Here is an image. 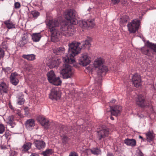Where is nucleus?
I'll return each mask as SVG.
<instances>
[{
    "label": "nucleus",
    "instance_id": "nucleus-31",
    "mask_svg": "<svg viewBox=\"0 0 156 156\" xmlns=\"http://www.w3.org/2000/svg\"><path fill=\"white\" fill-rule=\"evenodd\" d=\"M147 140V141L150 142L154 138L153 133L151 132H148L146 134Z\"/></svg>",
    "mask_w": 156,
    "mask_h": 156
},
{
    "label": "nucleus",
    "instance_id": "nucleus-41",
    "mask_svg": "<svg viewBox=\"0 0 156 156\" xmlns=\"http://www.w3.org/2000/svg\"><path fill=\"white\" fill-rule=\"evenodd\" d=\"M62 142L64 144H66L68 140V138L65 136H63L62 137Z\"/></svg>",
    "mask_w": 156,
    "mask_h": 156
},
{
    "label": "nucleus",
    "instance_id": "nucleus-27",
    "mask_svg": "<svg viewBox=\"0 0 156 156\" xmlns=\"http://www.w3.org/2000/svg\"><path fill=\"white\" fill-rule=\"evenodd\" d=\"M4 23L5 24L6 27L9 29L15 27V25L12 23L10 20H9L5 21L4 22Z\"/></svg>",
    "mask_w": 156,
    "mask_h": 156
},
{
    "label": "nucleus",
    "instance_id": "nucleus-32",
    "mask_svg": "<svg viewBox=\"0 0 156 156\" xmlns=\"http://www.w3.org/2000/svg\"><path fill=\"white\" fill-rule=\"evenodd\" d=\"M24 101L25 100L23 99V95L21 94V95L18 97L17 100V103L19 105H22L24 104Z\"/></svg>",
    "mask_w": 156,
    "mask_h": 156
},
{
    "label": "nucleus",
    "instance_id": "nucleus-47",
    "mask_svg": "<svg viewBox=\"0 0 156 156\" xmlns=\"http://www.w3.org/2000/svg\"><path fill=\"white\" fill-rule=\"evenodd\" d=\"M112 3L114 4H117L120 2V0H111Z\"/></svg>",
    "mask_w": 156,
    "mask_h": 156
},
{
    "label": "nucleus",
    "instance_id": "nucleus-3",
    "mask_svg": "<svg viewBox=\"0 0 156 156\" xmlns=\"http://www.w3.org/2000/svg\"><path fill=\"white\" fill-rule=\"evenodd\" d=\"M104 62V60L100 58L96 59L94 63V66L98 68V74L100 76L105 75L108 71L107 67L103 65Z\"/></svg>",
    "mask_w": 156,
    "mask_h": 156
},
{
    "label": "nucleus",
    "instance_id": "nucleus-22",
    "mask_svg": "<svg viewBox=\"0 0 156 156\" xmlns=\"http://www.w3.org/2000/svg\"><path fill=\"white\" fill-rule=\"evenodd\" d=\"M65 52V49L64 48L60 47L56 48L53 50V52L57 55H62L64 54Z\"/></svg>",
    "mask_w": 156,
    "mask_h": 156
},
{
    "label": "nucleus",
    "instance_id": "nucleus-45",
    "mask_svg": "<svg viewBox=\"0 0 156 156\" xmlns=\"http://www.w3.org/2000/svg\"><path fill=\"white\" fill-rule=\"evenodd\" d=\"M4 70L5 72L9 73L10 72L11 69L9 67H7L4 69Z\"/></svg>",
    "mask_w": 156,
    "mask_h": 156
},
{
    "label": "nucleus",
    "instance_id": "nucleus-38",
    "mask_svg": "<svg viewBox=\"0 0 156 156\" xmlns=\"http://www.w3.org/2000/svg\"><path fill=\"white\" fill-rule=\"evenodd\" d=\"M5 55L4 51L3 49L0 47V59L3 58Z\"/></svg>",
    "mask_w": 156,
    "mask_h": 156
},
{
    "label": "nucleus",
    "instance_id": "nucleus-1",
    "mask_svg": "<svg viewBox=\"0 0 156 156\" xmlns=\"http://www.w3.org/2000/svg\"><path fill=\"white\" fill-rule=\"evenodd\" d=\"M77 45V43H75L70 44L67 55L66 57L63 58L64 64L60 71V73L62 75L64 79L70 78L73 75L74 71L69 64H73L75 62L74 57L78 54L79 51L80 50V48H76Z\"/></svg>",
    "mask_w": 156,
    "mask_h": 156
},
{
    "label": "nucleus",
    "instance_id": "nucleus-40",
    "mask_svg": "<svg viewBox=\"0 0 156 156\" xmlns=\"http://www.w3.org/2000/svg\"><path fill=\"white\" fill-rule=\"evenodd\" d=\"M2 46L3 48L7 50L8 48L7 43L5 42H3L2 44Z\"/></svg>",
    "mask_w": 156,
    "mask_h": 156
},
{
    "label": "nucleus",
    "instance_id": "nucleus-30",
    "mask_svg": "<svg viewBox=\"0 0 156 156\" xmlns=\"http://www.w3.org/2000/svg\"><path fill=\"white\" fill-rule=\"evenodd\" d=\"M7 122L11 125L15 124L14 116L12 115L8 117L6 119Z\"/></svg>",
    "mask_w": 156,
    "mask_h": 156
},
{
    "label": "nucleus",
    "instance_id": "nucleus-14",
    "mask_svg": "<svg viewBox=\"0 0 156 156\" xmlns=\"http://www.w3.org/2000/svg\"><path fill=\"white\" fill-rule=\"evenodd\" d=\"M121 109V106L117 105L114 107H111L110 111L112 115L117 116L120 114Z\"/></svg>",
    "mask_w": 156,
    "mask_h": 156
},
{
    "label": "nucleus",
    "instance_id": "nucleus-4",
    "mask_svg": "<svg viewBox=\"0 0 156 156\" xmlns=\"http://www.w3.org/2000/svg\"><path fill=\"white\" fill-rule=\"evenodd\" d=\"M148 48H151L154 51L156 52V44H154L150 42L149 41H147L145 46L140 48V50L143 54L150 56L151 55V53Z\"/></svg>",
    "mask_w": 156,
    "mask_h": 156
},
{
    "label": "nucleus",
    "instance_id": "nucleus-49",
    "mask_svg": "<svg viewBox=\"0 0 156 156\" xmlns=\"http://www.w3.org/2000/svg\"><path fill=\"white\" fill-rule=\"evenodd\" d=\"M107 156H114L112 153H108L107 154Z\"/></svg>",
    "mask_w": 156,
    "mask_h": 156
},
{
    "label": "nucleus",
    "instance_id": "nucleus-20",
    "mask_svg": "<svg viewBox=\"0 0 156 156\" xmlns=\"http://www.w3.org/2000/svg\"><path fill=\"white\" fill-rule=\"evenodd\" d=\"M28 34L27 33L24 34L22 36L21 40L19 42L21 46H23L27 44L28 41Z\"/></svg>",
    "mask_w": 156,
    "mask_h": 156
},
{
    "label": "nucleus",
    "instance_id": "nucleus-9",
    "mask_svg": "<svg viewBox=\"0 0 156 156\" xmlns=\"http://www.w3.org/2000/svg\"><path fill=\"white\" fill-rule=\"evenodd\" d=\"M62 30L63 35L66 37L73 36L75 32L74 28L72 26L67 27L66 25H63L62 26Z\"/></svg>",
    "mask_w": 156,
    "mask_h": 156
},
{
    "label": "nucleus",
    "instance_id": "nucleus-53",
    "mask_svg": "<svg viewBox=\"0 0 156 156\" xmlns=\"http://www.w3.org/2000/svg\"><path fill=\"white\" fill-rule=\"evenodd\" d=\"M110 119L112 120H114V118L112 117V116H111V117H110Z\"/></svg>",
    "mask_w": 156,
    "mask_h": 156
},
{
    "label": "nucleus",
    "instance_id": "nucleus-25",
    "mask_svg": "<svg viewBox=\"0 0 156 156\" xmlns=\"http://www.w3.org/2000/svg\"><path fill=\"white\" fill-rule=\"evenodd\" d=\"M8 86L4 82L0 83V92L1 93H6L8 89Z\"/></svg>",
    "mask_w": 156,
    "mask_h": 156
},
{
    "label": "nucleus",
    "instance_id": "nucleus-36",
    "mask_svg": "<svg viewBox=\"0 0 156 156\" xmlns=\"http://www.w3.org/2000/svg\"><path fill=\"white\" fill-rule=\"evenodd\" d=\"M31 14L34 17L36 18L39 16V13L36 10H34L31 12Z\"/></svg>",
    "mask_w": 156,
    "mask_h": 156
},
{
    "label": "nucleus",
    "instance_id": "nucleus-17",
    "mask_svg": "<svg viewBox=\"0 0 156 156\" xmlns=\"http://www.w3.org/2000/svg\"><path fill=\"white\" fill-rule=\"evenodd\" d=\"M39 121L41 125L45 128H49L50 124L48 119L43 117H40L39 118Z\"/></svg>",
    "mask_w": 156,
    "mask_h": 156
},
{
    "label": "nucleus",
    "instance_id": "nucleus-46",
    "mask_svg": "<svg viewBox=\"0 0 156 156\" xmlns=\"http://www.w3.org/2000/svg\"><path fill=\"white\" fill-rule=\"evenodd\" d=\"M69 156H78V155L75 152H71L70 153Z\"/></svg>",
    "mask_w": 156,
    "mask_h": 156
},
{
    "label": "nucleus",
    "instance_id": "nucleus-23",
    "mask_svg": "<svg viewBox=\"0 0 156 156\" xmlns=\"http://www.w3.org/2000/svg\"><path fill=\"white\" fill-rule=\"evenodd\" d=\"M26 127L29 129L34 126V121L33 119H30L27 120L25 123Z\"/></svg>",
    "mask_w": 156,
    "mask_h": 156
},
{
    "label": "nucleus",
    "instance_id": "nucleus-43",
    "mask_svg": "<svg viewBox=\"0 0 156 156\" xmlns=\"http://www.w3.org/2000/svg\"><path fill=\"white\" fill-rule=\"evenodd\" d=\"M20 3L18 2H16L15 3L14 6L15 8L16 9H19L20 7Z\"/></svg>",
    "mask_w": 156,
    "mask_h": 156
},
{
    "label": "nucleus",
    "instance_id": "nucleus-5",
    "mask_svg": "<svg viewBox=\"0 0 156 156\" xmlns=\"http://www.w3.org/2000/svg\"><path fill=\"white\" fill-rule=\"evenodd\" d=\"M47 76L49 82L53 84L58 86L60 85L62 81L59 77H56L54 71L51 70L47 73Z\"/></svg>",
    "mask_w": 156,
    "mask_h": 156
},
{
    "label": "nucleus",
    "instance_id": "nucleus-50",
    "mask_svg": "<svg viewBox=\"0 0 156 156\" xmlns=\"http://www.w3.org/2000/svg\"><path fill=\"white\" fill-rule=\"evenodd\" d=\"M9 107L12 109V110H13V107H12V105H11L10 104H9Z\"/></svg>",
    "mask_w": 156,
    "mask_h": 156
},
{
    "label": "nucleus",
    "instance_id": "nucleus-34",
    "mask_svg": "<svg viewBox=\"0 0 156 156\" xmlns=\"http://www.w3.org/2000/svg\"><path fill=\"white\" fill-rule=\"evenodd\" d=\"M79 25L81 27L86 28L87 27V22L85 21H82L79 22Z\"/></svg>",
    "mask_w": 156,
    "mask_h": 156
},
{
    "label": "nucleus",
    "instance_id": "nucleus-33",
    "mask_svg": "<svg viewBox=\"0 0 156 156\" xmlns=\"http://www.w3.org/2000/svg\"><path fill=\"white\" fill-rule=\"evenodd\" d=\"M52 152V150L51 149H48L43 152L42 154L44 156H49L51 154Z\"/></svg>",
    "mask_w": 156,
    "mask_h": 156
},
{
    "label": "nucleus",
    "instance_id": "nucleus-8",
    "mask_svg": "<svg viewBox=\"0 0 156 156\" xmlns=\"http://www.w3.org/2000/svg\"><path fill=\"white\" fill-rule=\"evenodd\" d=\"M79 61L80 65L86 66L90 62L91 58L87 53H85L81 55L79 58Z\"/></svg>",
    "mask_w": 156,
    "mask_h": 156
},
{
    "label": "nucleus",
    "instance_id": "nucleus-10",
    "mask_svg": "<svg viewBox=\"0 0 156 156\" xmlns=\"http://www.w3.org/2000/svg\"><path fill=\"white\" fill-rule=\"evenodd\" d=\"M61 97V93L59 89L57 87L53 88L51 90L49 98L52 100L59 99Z\"/></svg>",
    "mask_w": 156,
    "mask_h": 156
},
{
    "label": "nucleus",
    "instance_id": "nucleus-15",
    "mask_svg": "<svg viewBox=\"0 0 156 156\" xmlns=\"http://www.w3.org/2000/svg\"><path fill=\"white\" fill-rule=\"evenodd\" d=\"M18 74L16 72L12 73L10 76V81L11 83L15 86L17 85L19 83L18 77Z\"/></svg>",
    "mask_w": 156,
    "mask_h": 156
},
{
    "label": "nucleus",
    "instance_id": "nucleus-29",
    "mask_svg": "<svg viewBox=\"0 0 156 156\" xmlns=\"http://www.w3.org/2000/svg\"><path fill=\"white\" fill-rule=\"evenodd\" d=\"M90 150L93 154L95 155H98L101 153L100 149L97 147L94 148Z\"/></svg>",
    "mask_w": 156,
    "mask_h": 156
},
{
    "label": "nucleus",
    "instance_id": "nucleus-52",
    "mask_svg": "<svg viewBox=\"0 0 156 156\" xmlns=\"http://www.w3.org/2000/svg\"><path fill=\"white\" fill-rule=\"evenodd\" d=\"M18 114L19 116H20L21 117H22L21 113L20 112H19Z\"/></svg>",
    "mask_w": 156,
    "mask_h": 156
},
{
    "label": "nucleus",
    "instance_id": "nucleus-54",
    "mask_svg": "<svg viewBox=\"0 0 156 156\" xmlns=\"http://www.w3.org/2000/svg\"><path fill=\"white\" fill-rule=\"evenodd\" d=\"M116 100H112V102L113 103H115V102Z\"/></svg>",
    "mask_w": 156,
    "mask_h": 156
},
{
    "label": "nucleus",
    "instance_id": "nucleus-44",
    "mask_svg": "<svg viewBox=\"0 0 156 156\" xmlns=\"http://www.w3.org/2000/svg\"><path fill=\"white\" fill-rule=\"evenodd\" d=\"M136 155V156H143V153L140 150H139L137 151Z\"/></svg>",
    "mask_w": 156,
    "mask_h": 156
},
{
    "label": "nucleus",
    "instance_id": "nucleus-28",
    "mask_svg": "<svg viewBox=\"0 0 156 156\" xmlns=\"http://www.w3.org/2000/svg\"><path fill=\"white\" fill-rule=\"evenodd\" d=\"M22 57L29 61H32L35 59V56L34 54L24 55L22 56Z\"/></svg>",
    "mask_w": 156,
    "mask_h": 156
},
{
    "label": "nucleus",
    "instance_id": "nucleus-51",
    "mask_svg": "<svg viewBox=\"0 0 156 156\" xmlns=\"http://www.w3.org/2000/svg\"><path fill=\"white\" fill-rule=\"evenodd\" d=\"M139 138L140 139H142L143 140V141H144V139H143V137L142 136H139Z\"/></svg>",
    "mask_w": 156,
    "mask_h": 156
},
{
    "label": "nucleus",
    "instance_id": "nucleus-12",
    "mask_svg": "<svg viewBox=\"0 0 156 156\" xmlns=\"http://www.w3.org/2000/svg\"><path fill=\"white\" fill-rule=\"evenodd\" d=\"M73 43H77V47L80 48V50L79 51L78 53L80 52L81 48H85L87 47L88 48H89L90 47V42L89 40H86L85 41H83V42L81 43V44L79 42H77L75 41H74L72 42L71 43L69 44H68V46H69V45Z\"/></svg>",
    "mask_w": 156,
    "mask_h": 156
},
{
    "label": "nucleus",
    "instance_id": "nucleus-2",
    "mask_svg": "<svg viewBox=\"0 0 156 156\" xmlns=\"http://www.w3.org/2000/svg\"><path fill=\"white\" fill-rule=\"evenodd\" d=\"M46 24L51 33V41L54 42L57 41L63 35L62 31V26L60 31H59L58 29L55 28L59 25L58 22L57 20H49Z\"/></svg>",
    "mask_w": 156,
    "mask_h": 156
},
{
    "label": "nucleus",
    "instance_id": "nucleus-42",
    "mask_svg": "<svg viewBox=\"0 0 156 156\" xmlns=\"http://www.w3.org/2000/svg\"><path fill=\"white\" fill-rule=\"evenodd\" d=\"M95 82H97L99 85H100L101 83V77H100L98 79L97 78H95Z\"/></svg>",
    "mask_w": 156,
    "mask_h": 156
},
{
    "label": "nucleus",
    "instance_id": "nucleus-48",
    "mask_svg": "<svg viewBox=\"0 0 156 156\" xmlns=\"http://www.w3.org/2000/svg\"><path fill=\"white\" fill-rule=\"evenodd\" d=\"M30 156H39V155L36 154L32 153Z\"/></svg>",
    "mask_w": 156,
    "mask_h": 156
},
{
    "label": "nucleus",
    "instance_id": "nucleus-24",
    "mask_svg": "<svg viewBox=\"0 0 156 156\" xmlns=\"http://www.w3.org/2000/svg\"><path fill=\"white\" fill-rule=\"evenodd\" d=\"M31 36L33 41L35 42L39 41L42 37L40 33H33L32 34Z\"/></svg>",
    "mask_w": 156,
    "mask_h": 156
},
{
    "label": "nucleus",
    "instance_id": "nucleus-13",
    "mask_svg": "<svg viewBox=\"0 0 156 156\" xmlns=\"http://www.w3.org/2000/svg\"><path fill=\"white\" fill-rule=\"evenodd\" d=\"M132 81L134 86L136 87H138L141 84L140 76L138 74H135L133 76Z\"/></svg>",
    "mask_w": 156,
    "mask_h": 156
},
{
    "label": "nucleus",
    "instance_id": "nucleus-26",
    "mask_svg": "<svg viewBox=\"0 0 156 156\" xmlns=\"http://www.w3.org/2000/svg\"><path fill=\"white\" fill-rule=\"evenodd\" d=\"M32 144L30 142L25 143L22 147V151L24 152L27 151L31 147Z\"/></svg>",
    "mask_w": 156,
    "mask_h": 156
},
{
    "label": "nucleus",
    "instance_id": "nucleus-18",
    "mask_svg": "<svg viewBox=\"0 0 156 156\" xmlns=\"http://www.w3.org/2000/svg\"><path fill=\"white\" fill-rule=\"evenodd\" d=\"M61 62V60L57 58L53 59L52 61L48 63V66L51 69L58 66Z\"/></svg>",
    "mask_w": 156,
    "mask_h": 156
},
{
    "label": "nucleus",
    "instance_id": "nucleus-37",
    "mask_svg": "<svg viewBox=\"0 0 156 156\" xmlns=\"http://www.w3.org/2000/svg\"><path fill=\"white\" fill-rule=\"evenodd\" d=\"M129 18V17L127 16H123L121 19V22L123 23H126Z\"/></svg>",
    "mask_w": 156,
    "mask_h": 156
},
{
    "label": "nucleus",
    "instance_id": "nucleus-7",
    "mask_svg": "<svg viewBox=\"0 0 156 156\" xmlns=\"http://www.w3.org/2000/svg\"><path fill=\"white\" fill-rule=\"evenodd\" d=\"M140 23V21L137 19L134 20L127 25L129 31L130 33H134L137 30Z\"/></svg>",
    "mask_w": 156,
    "mask_h": 156
},
{
    "label": "nucleus",
    "instance_id": "nucleus-35",
    "mask_svg": "<svg viewBox=\"0 0 156 156\" xmlns=\"http://www.w3.org/2000/svg\"><path fill=\"white\" fill-rule=\"evenodd\" d=\"M87 27H93L94 26V22L92 20H88L87 21Z\"/></svg>",
    "mask_w": 156,
    "mask_h": 156
},
{
    "label": "nucleus",
    "instance_id": "nucleus-39",
    "mask_svg": "<svg viewBox=\"0 0 156 156\" xmlns=\"http://www.w3.org/2000/svg\"><path fill=\"white\" fill-rule=\"evenodd\" d=\"M5 130V127L2 124H0V134L3 133Z\"/></svg>",
    "mask_w": 156,
    "mask_h": 156
},
{
    "label": "nucleus",
    "instance_id": "nucleus-19",
    "mask_svg": "<svg viewBox=\"0 0 156 156\" xmlns=\"http://www.w3.org/2000/svg\"><path fill=\"white\" fill-rule=\"evenodd\" d=\"M144 98V96L140 95L138 96V99L136 101V104L141 107H144L145 105Z\"/></svg>",
    "mask_w": 156,
    "mask_h": 156
},
{
    "label": "nucleus",
    "instance_id": "nucleus-21",
    "mask_svg": "<svg viewBox=\"0 0 156 156\" xmlns=\"http://www.w3.org/2000/svg\"><path fill=\"white\" fill-rule=\"evenodd\" d=\"M124 143L128 146H135L136 144V140L134 139H126L124 140Z\"/></svg>",
    "mask_w": 156,
    "mask_h": 156
},
{
    "label": "nucleus",
    "instance_id": "nucleus-56",
    "mask_svg": "<svg viewBox=\"0 0 156 156\" xmlns=\"http://www.w3.org/2000/svg\"><path fill=\"white\" fill-rule=\"evenodd\" d=\"M26 109H27V108H25L24 109V110H26Z\"/></svg>",
    "mask_w": 156,
    "mask_h": 156
},
{
    "label": "nucleus",
    "instance_id": "nucleus-11",
    "mask_svg": "<svg viewBox=\"0 0 156 156\" xmlns=\"http://www.w3.org/2000/svg\"><path fill=\"white\" fill-rule=\"evenodd\" d=\"M98 137L99 140L104 138L107 136L109 134L108 129L106 126H103L101 129L97 132Z\"/></svg>",
    "mask_w": 156,
    "mask_h": 156
},
{
    "label": "nucleus",
    "instance_id": "nucleus-16",
    "mask_svg": "<svg viewBox=\"0 0 156 156\" xmlns=\"http://www.w3.org/2000/svg\"><path fill=\"white\" fill-rule=\"evenodd\" d=\"M34 144L36 148L40 150H42L45 146V143L42 140H35Z\"/></svg>",
    "mask_w": 156,
    "mask_h": 156
},
{
    "label": "nucleus",
    "instance_id": "nucleus-6",
    "mask_svg": "<svg viewBox=\"0 0 156 156\" xmlns=\"http://www.w3.org/2000/svg\"><path fill=\"white\" fill-rule=\"evenodd\" d=\"M76 14V11L70 9L67 11L65 18L71 24L75 25L77 23V21L75 18Z\"/></svg>",
    "mask_w": 156,
    "mask_h": 156
},
{
    "label": "nucleus",
    "instance_id": "nucleus-55",
    "mask_svg": "<svg viewBox=\"0 0 156 156\" xmlns=\"http://www.w3.org/2000/svg\"><path fill=\"white\" fill-rule=\"evenodd\" d=\"M27 91L26 90H25V92L26 93H27V92H26Z\"/></svg>",
    "mask_w": 156,
    "mask_h": 156
}]
</instances>
